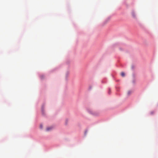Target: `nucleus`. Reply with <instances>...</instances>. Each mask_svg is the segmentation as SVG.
Returning <instances> with one entry per match:
<instances>
[{
  "instance_id": "1",
  "label": "nucleus",
  "mask_w": 158,
  "mask_h": 158,
  "mask_svg": "<svg viewBox=\"0 0 158 158\" xmlns=\"http://www.w3.org/2000/svg\"><path fill=\"white\" fill-rule=\"evenodd\" d=\"M93 114L94 115H98L99 114V113L98 112H94L93 113Z\"/></svg>"
},
{
  "instance_id": "2",
  "label": "nucleus",
  "mask_w": 158,
  "mask_h": 158,
  "mask_svg": "<svg viewBox=\"0 0 158 158\" xmlns=\"http://www.w3.org/2000/svg\"><path fill=\"white\" fill-rule=\"evenodd\" d=\"M52 128V127H48L46 129L47 131H49Z\"/></svg>"
},
{
  "instance_id": "3",
  "label": "nucleus",
  "mask_w": 158,
  "mask_h": 158,
  "mask_svg": "<svg viewBox=\"0 0 158 158\" xmlns=\"http://www.w3.org/2000/svg\"><path fill=\"white\" fill-rule=\"evenodd\" d=\"M121 75L122 77H124L125 76V73L123 72H122L121 73Z\"/></svg>"
},
{
  "instance_id": "4",
  "label": "nucleus",
  "mask_w": 158,
  "mask_h": 158,
  "mask_svg": "<svg viewBox=\"0 0 158 158\" xmlns=\"http://www.w3.org/2000/svg\"><path fill=\"white\" fill-rule=\"evenodd\" d=\"M131 93V91H128L127 92V94L128 95H129Z\"/></svg>"
},
{
  "instance_id": "5",
  "label": "nucleus",
  "mask_w": 158,
  "mask_h": 158,
  "mask_svg": "<svg viewBox=\"0 0 158 158\" xmlns=\"http://www.w3.org/2000/svg\"><path fill=\"white\" fill-rule=\"evenodd\" d=\"M132 15H133V16L134 17H135V13H134V12H132Z\"/></svg>"
},
{
  "instance_id": "6",
  "label": "nucleus",
  "mask_w": 158,
  "mask_h": 158,
  "mask_svg": "<svg viewBox=\"0 0 158 158\" xmlns=\"http://www.w3.org/2000/svg\"><path fill=\"white\" fill-rule=\"evenodd\" d=\"M154 113V112L153 111H152L151 112L150 114H153Z\"/></svg>"
},
{
  "instance_id": "7",
  "label": "nucleus",
  "mask_w": 158,
  "mask_h": 158,
  "mask_svg": "<svg viewBox=\"0 0 158 158\" xmlns=\"http://www.w3.org/2000/svg\"><path fill=\"white\" fill-rule=\"evenodd\" d=\"M40 128H42V125H40Z\"/></svg>"
}]
</instances>
